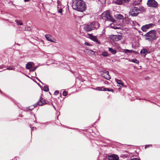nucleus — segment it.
Here are the masks:
<instances>
[{
    "mask_svg": "<svg viewBox=\"0 0 160 160\" xmlns=\"http://www.w3.org/2000/svg\"><path fill=\"white\" fill-rule=\"evenodd\" d=\"M72 7L74 9L81 12L85 10L86 8L85 2L82 0H74Z\"/></svg>",
    "mask_w": 160,
    "mask_h": 160,
    "instance_id": "f257e3e1",
    "label": "nucleus"
},
{
    "mask_svg": "<svg viewBox=\"0 0 160 160\" xmlns=\"http://www.w3.org/2000/svg\"><path fill=\"white\" fill-rule=\"evenodd\" d=\"M144 36L146 39L152 41L156 39V32L155 30H151L147 32Z\"/></svg>",
    "mask_w": 160,
    "mask_h": 160,
    "instance_id": "f03ea898",
    "label": "nucleus"
},
{
    "mask_svg": "<svg viewBox=\"0 0 160 160\" xmlns=\"http://www.w3.org/2000/svg\"><path fill=\"white\" fill-rule=\"evenodd\" d=\"M102 18L103 19H107V20H109L112 22H114L115 20L112 16L111 15L108 11L103 13L102 14Z\"/></svg>",
    "mask_w": 160,
    "mask_h": 160,
    "instance_id": "7ed1b4c3",
    "label": "nucleus"
},
{
    "mask_svg": "<svg viewBox=\"0 0 160 160\" xmlns=\"http://www.w3.org/2000/svg\"><path fill=\"white\" fill-rule=\"evenodd\" d=\"M140 9L136 7H134L131 9L129 12V15L132 16H136L139 13Z\"/></svg>",
    "mask_w": 160,
    "mask_h": 160,
    "instance_id": "20e7f679",
    "label": "nucleus"
},
{
    "mask_svg": "<svg viewBox=\"0 0 160 160\" xmlns=\"http://www.w3.org/2000/svg\"><path fill=\"white\" fill-rule=\"evenodd\" d=\"M147 4L149 7L156 8L158 6V3L155 0H148Z\"/></svg>",
    "mask_w": 160,
    "mask_h": 160,
    "instance_id": "39448f33",
    "label": "nucleus"
},
{
    "mask_svg": "<svg viewBox=\"0 0 160 160\" xmlns=\"http://www.w3.org/2000/svg\"><path fill=\"white\" fill-rule=\"evenodd\" d=\"M111 39L114 41H118L122 38V36L121 35H111L109 37Z\"/></svg>",
    "mask_w": 160,
    "mask_h": 160,
    "instance_id": "423d86ee",
    "label": "nucleus"
},
{
    "mask_svg": "<svg viewBox=\"0 0 160 160\" xmlns=\"http://www.w3.org/2000/svg\"><path fill=\"white\" fill-rule=\"evenodd\" d=\"M46 104V100L45 99L41 98L37 103H36L34 105V107H36L38 104L40 106H42Z\"/></svg>",
    "mask_w": 160,
    "mask_h": 160,
    "instance_id": "0eeeda50",
    "label": "nucleus"
},
{
    "mask_svg": "<svg viewBox=\"0 0 160 160\" xmlns=\"http://www.w3.org/2000/svg\"><path fill=\"white\" fill-rule=\"evenodd\" d=\"M154 25L152 23H150L143 25L141 29L143 32H146L147 29L152 27Z\"/></svg>",
    "mask_w": 160,
    "mask_h": 160,
    "instance_id": "6e6552de",
    "label": "nucleus"
},
{
    "mask_svg": "<svg viewBox=\"0 0 160 160\" xmlns=\"http://www.w3.org/2000/svg\"><path fill=\"white\" fill-rule=\"evenodd\" d=\"M101 75L102 77L107 79L109 80L111 78L109 74V72L108 71H103Z\"/></svg>",
    "mask_w": 160,
    "mask_h": 160,
    "instance_id": "1a4fd4ad",
    "label": "nucleus"
},
{
    "mask_svg": "<svg viewBox=\"0 0 160 160\" xmlns=\"http://www.w3.org/2000/svg\"><path fill=\"white\" fill-rule=\"evenodd\" d=\"M84 29L87 32H89L93 30V28L91 23L90 24H88L85 25Z\"/></svg>",
    "mask_w": 160,
    "mask_h": 160,
    "instance_id": "9d476101",
    "label": "nucleus"
},
{
    "mask_svg": "<svg viewBox=\"0 0 160 160\" xmlns=\"http://www.w3.org/2000/svg\"><path fill=\"white\" fill-rule=\"evenodd\" d=\"M108 160H118V156L116 154H112L109 156L108 158Z\"/></svg>",
    "mask_w": 160,
    "mask_h": 160,
    "instance_id": "9b49d317",
    "label": "nucleus"
},
{
    "mask_svg": "<svg viewBox=\"0 0 160 160\" xmlns=\"http://www.w3.org/2000/svg\"><path fill=\"white\" fill-rule=\"evenodd\" d=\"M89 38L90 39L94 41L95 42L100 44V42L98 41L97 37L95 36H93L92 35H90Z\"/></svg>",
    "mask_w": 160,
    "mask_h": 160,
    "instance_id": "f8f14e48",
    "label": "nucleus"
},
{
    "mask_svg": "<svg viewBox=\"0 0 160 160\" xmlns=\"http://www.w3.org/2000/svg\"><path fill=\"white\" fill-rule=\"evenodd\" d=\"M93 29H97L99 27V23L96 22H94L91 23Z\"/></svg>",
    "mask_w": 160,
    "mask_h": 160,
    "instance_id": "ddd939ff",
    "label": "nucleus"
},
{
    "mask_svg": "<svg viewBox=\"0 0 160 160\" xmlns=\"http://www.w3.org/2000/svg\"><path fill=\"white\" fill-rule=\"evenodd\" d=\"M33 65H34V63L33 62H29L26 65V68L27 69H29L32 67Z\"/></svg>",
    "mask_w": 160,
    "mask_h": 160,
    "instance_id": "4468645a",
    "label": "nucleus"
},
{
    "mask_svg": "<svg viewBox=\"0 0 160 160\" xmlns=\"http://www.w3.org/2000/svg\"><path fill=\"white\" fill-rule=\"evenodd\" d=\"M45 37L48 40L50 41L51 42H53L52 40V38L51 37V36L50 35H46L45 36Z\"/></svg>",
    "mask_w": 160,
    "mask_h": 160,
    "instance_id": "2eb2a0df",
    "label": "nucleus"
},
{
    "mask_svg": "<svg viewBox=\"0 0 160 160\" xmlns=\"http://www.w3.org/2000/svg\"><path fill=\"white\" fill-rule=\"evenodd\" d=\"M141 54L145 57L147 53V51L145 49H143L140 52Z\"/></svg>",
    "mask_w": 160,
    "mask_h": 160,
    "instance_id": "dca6fc26",
    "label": "nucleus"
},
{
    "mask_svg": "<svg viewBox=\"0 0 160 160\" xmlns=\"http://www.w3.org/2000/svg\"><path fill=\"white\" fill-rule=\"evenodd\" d=\"M109 51L112 54H115L117 53V50L115 49H114L112 48H109Z\"/></svg>",
    "mask_w": 160,
    "mask_h": 160,
    "instance_id": "f3484780",
    "label": "nucleus"
},
{
    "mask_svg": "<svg viewBox=\"0 0 160 160\" xmlns=\"http://www.w3.org/2000/svg\"><path fill=\"white\" fill-rule=\"evenodd\" d=\"M116 18L119 20H122L123 19V17L120 14H118L116 16Z\"/></svg>",
    "mask_w": 160,
    "mask_h": 160,
    "instance_id": "a211bd4d",
    "label": "nucleus"
},
{
    "mask_svg": "<svg viewBox=\"0 0 160 160\" xmlns=\"http://www.w3.org/2000/svg\"><path fill=\"white\" fill-rule=\"evenodd\" d=\"M133 4L134 5H138L141 2L140 0H133Z\"/></svg>",
    "mask_w": 160,
    "mask_h": 160,
    "instance_id": "6ab92c4d",
    "label": "nucleus"
},
{
    "mask_svg": "<svg viewBox=\"0 0 160 160\" xmlns=\"http://www.w3.org/2000/svg\"><path fill=\"white\" fill-rule=\"evenodd\" d=\"M123 2H124L123 0H117L115 2V3L118 5H121Z\"/></svg>",
    "mask_w": 160,
    "mask_h": 160,
    "instance_id": "aec40b11",
    "label": "nucleus"
},
{
    "mask_svg": "<svg viewBox=\"0 0 160 160\" xmlns=\"http://www.w3.org/2000/svg\"><path fill=\"white\" fill-rule=\"evenodd\" d=\"M129 62H132L137 64H138L139 62V61L136 59H133L129 60Z\"/></svg>",
    "mask_w": 160,
    "mask_h": 160,
    "instance_id": "412c9836",
    "label": "nucleus"
},
{
    "mask_svg": "<svg viewBox=\"0 0 160 160\" xmlns=\"http://www.w3.org/2000/svg\"><path fill=\"white\" fill-rule=\"evenodd\" d=\"M116 81L117 82L119 85L122 86L123 85V82L121 80L116 79Z\"/></svg>",
    "mask_w": 160,
    "mask_h": 160,
    "instance_id": "4be33fe9",
    "label": "nucleus"
},
{
    "mask_svg": "<svg viewBox=\"0 0 160 160\" xmlns=\"http://www.w3.org/2000/svg\"><path fill=\"white\" fill-rule=\"evenodd\" d=\"M15 22L18 25H22L23 24V23L20 21L16 20H15Z\"/></svg>",
    "mask_w": 160,
    "mask_h": 160,
    "instance_id": "5701e85b",
    "label": "nucleus"
},
{
    "mask_svg": "<svg viewBox=\"0 0 160 160\" xmlns=\"http://www.w3.org/2000/svg\"><path fill=\"white\" fill-rule=\"evenodd\" d=\"M124 52L125 53H130V52H133V51L132 50H128L127 49H124Z\"/></svg>",
    "mask_w": 160,
    "mask_h": 160,
    "instance_id": "b1692460",
    "label": "nucleus"
},
{
    "mask_svg": "<svg viewBox=\"0 0 160 160\" xmlns=\"http://www.w3.org/2000/svg\"><path fill=\"white\" fill-rule=\"evenodd\" d=\"M43 90L47 92L49 90L48 87V86H45L43 87Z\"/></svg>",
    "mask_w": 160,
    "mask_h": 160,
    "instance_id": "393cba45",
    "label": "nucleus"
},
{
    "mask_svg": "<svg viewBox=\"0 0 160 160\" xmlns=\"http://www.w3.org/2000/svg\"><path fill=\"white\" fill-rule=\"evenodd\" d=\"M102 55L103 56L107 57L108 55V53L107 52H104L102 53Z\"/></svg>",
    "mask_w": 160,
    "mask_h": 160,
    "instance_id": "a878e982",
    "label": "nucleus"
},
{
    "mask_svg": "<svg viewBox=\"0 0 160 160\" xmlns=\"http://www.w3.org/2000/svg\"><path fill=\"white\" fill-rule=\"evenodd\" d=\"M98 90L99 91H103L104 87H98Z\"/></svg>",
    "mask_w": 160,
    "mask_h": 160,
    "instance_id": "bb28decb",
    "label": "nucleus"
},
{
    "mask_svg": "<svg viewBox=\"0 0 160 160\" xmlns=\"http://www.w3.org/2000/svg\"><path fill=\"white\" fill-rule=\"evenodd\" d=\"M112 89H109V88H104V89L103 90V91H112Z\"/></svg>",
    "mask_w": 160,
    "mask_h": 160,
    "instance_id": "cd10ccee",
    "label": "nucleus"
},
{
    "mask_svg": "<svg viewBox=\"0 0 160 160\" xmlns=\"http://www.w3.org/2000/svg\"><path fill=\"white\" fill-rule=\"evenodd\" d=\"M62 8H59L58 10V12L59 13H60L61 14V15H62Z\"/></svg>",
    "mask_w": 160,
    "mask_h": 160,
    "instance_id": "c85d7f7f",
    "label": "nucleus"
},
{
    "mask_svg": "<svg viewBox=\"0 0 160 160\" xmlns=\"http://www.w3.org/2000/svg\"><path fill=\"white\" fill-rule=\"evenodd\" d=\"M133 23L135 26H138L139 25V24L136 22H133Z\"/></svg>",
    "mask_w": 160,
    "mask_h": 160,
    "instance_id": "c756f323",
    "label": "nucleus"
},
{
    "mask_svg": "<svg viewBox=\"0 0 160 160\" xmlns=\"http://www.w3.org/2000/svg\"><path fill=\"white\" fill-rule=\"evenodd\" d=\"M67 94V92L66 91H64L63 92V95L64 96H66Z\"/></svg>",
    "mask_w": 160,
    "mask_h": 160,
    "instance_id": "7c9ffc66",
    "label": "nucleus"
},
{
    "mask_svg": "<svg viewBox=\"0 0 160 160\" xmlns=\"http://www.w3.org/2000/svg\"><path fill=\"white\" fill-rule=\"evenodd\" d=\"M37 68V67H33L32 68V71H35L36 69Z\"/></svg>",
    "mask_w": 160,
    "mask_h": 160,
    "instance_id": "2f4dec72",
    "label": "nucleus"
},
{
    "mask_svg": "<svg viewBox=\"0 0 160 160\" xmlns=\"http://www.w3.org/2000/svg\"><path fill=\"white\" fill-rule=\"evenodd\" d=\"M7 70H13V68L11 67H8L7 68Z\"/></svg>",
    "mask_w": 160,
    "mask_h": 160,
    "instance_id": "473e14b6",
    "label": "nucleus"
},
{
    "mask_svg": "<svg viewBox=\"0 0 160 160\" xmlns=\"http://www.w3.org/2000/svg\"><path fill=\"white\" fill-rule=\"evenodd\" d=\"M57 4H58V7H57V8H58V9L59 8V5L60 4V2L59 1H57Z\"/></svg>",
    "mask_w": 160,
    "mask_h": 160,
    "instance_id": "72a5a7b5",
    "label": "nucleus"
},
{
    "mask_svg": "<svg viewBox=\"0 0 160 160\" xmlns=\"http://www.w3.org/2000/svg\"><path fill=\"white\" fill-rule=\"evenodd\" d=\"M54 93L55 95H57L59 93V92L58 91H55Z\"/></svg>",
    "mask_w": 160,
    "mask_h": 160,
    "instance_id": "f704fd0d",
    "label": "nucleus"
},
{
    "mask_svg": "<svg viewBox=\"0 0 160 160\" xmlns=\"http://www.w3.org/2000/svg\"><path fill=\"white\" fill-rule=\"evenodd\" d=\"M131 160H140L139 159L137 158H133L131 159Z\"/></svg>",
    "mask_w": 160,
    "mask_h": 160,
    "instance_id": "c9c22d12",
    "label": "nucleus"
},
{
    "mask_svg": "<svg viewBox=\"0 0 160 160\" xmlns=\"http://www.w3.org/2000/svg\"><path fill=\"white\" fill-rule=\"evenodd\" d=\"M130 0H123L124 2H128Z\"/></svg>",
    "mask_w": 160,
    "mask_h": 160,
    "instance_id": "e433bc0d",
    "label": "nucleus"
},
{
    "mask_svg": "<svg viewBox=\"0 0 160 160\" xmlns=\"http://www.w3.org/2000/svg\"><path fill=\"white\" fill-rule=\"evenodd\" d=\"M110 25H111V27L113 28V26L114 25V24L113 23L111 24ZM114 28V29H116V28Z\"/></svg>",
    "mask_w": 160,
    "mask_h": 160,
    "instance_id": "4c0bfd02",
    "label": "nucleus"
},
{
    "mask_svg": "<svg viewBox=\"0 0 160 160\" xmlns=\"http://www.w3.org/2000/svg\"><path fill=\"white\" fill-rule=\"evenodd\" d=\"M105 29H103L102 31V34H104L105 33Z\"/></svg>",
    "mask_w": 160,
    "mask_h": 160,
    "instance_id": "58836bf2",
    "label": "nucleus"
},
{
    "mask_svg": "<svg viewBox=\"0 0 160 160\" xmlns=\"http://www.w3.org/2000/svg\"><path fill=\"white\" fill-rule=\"evenodd\" d=\"M85 44L86 45H88L89 44L87 42H85Z\"/></svg>",
    "mask_w": 160,
    "mask_h": 160,
    "instance_id": "ea45409f",
    "label": "nucleus"
},
{
    "mask_svg": "<svg viewBox=\"0 0 160 160\" xmlns=\"http://www.w3.org/2000/svg\"><path fill=\"white\" fill-rule=\"evenodd\" d=\"M30 1V0H24V2H29Z\"/></svg>",
    "mask_w": 160,
    "mask_h": 160,
    "instance_id": "a19ab883",
    "label": "nucleus"
},
{
    "mask_svg": "<svg viewBox=\"0 0 160 160\" xmlns=\"http://www.w3.org/2000/svg\"><path fill=\"white\" fill-rule=\"evenodd\" d=\"M31 131H32V130H33V129H34V127H31Z\"/></svg>",
    "mask_w": 160,
    "mask_h": 160,
    "instance_id": "79ce46f5",
    "label": "nucleus"
},
{
    "mask_svg": "<svg viewBox=\"0 0 160 160\" xmlns=\"http://www.w3.org/2000/svg\"><path fill=\"white\" fill-rule=\"evenodd\" d=\"M149 145H146V146H145V148H146V147H147V146H149Z\"/></svg>",
    "mask_w": 160,
    "mask_h": 160,
    "instance_id": "37998d69",
    "label": "nucleus"
},
{
    "mask_svg": "<svg viewBox=\"0 0 160 160\" xmlns=\"http://www.w3.org/2000/svg\"><path fill=\"white\" fill-rule=\"evenodd\" d=\"M159 31H160V29H159Z\"/></svg>",
    "mask_w": 160,
    "mask_h": 160,
    "instance_id": "c03bdc74",
    "label": "nucleus"
},
{
    "mask_svg": "<svg viewBox=\"0 0 160 160\" xmlns=\"http://www.w3.org/2000/svg\"><path fill=\"white\" fill-rule=\"evenodd\" d=\"M104 1H105L106 0H103Z\"/></svg>",
    "mask_w": 160,
    "mask_h": 160,
    "instance_id": "a18cd8bd",
    "label": "nucleus"
},
{
    "mask_svg": "<svg viewBox=\"0 0 160 160\" xmlns=\"http://www.w3.org/2000/svg\"><path fill=\"white\" fill-rule=\"evenodd\" d=\"M0 92H1V91H0Z\"/></svg>",
    "mask_w": 160,
    "mask_h": 160,
    "instance_id": "49530a36",
    "label": "nucleus"
}]
</instances>
